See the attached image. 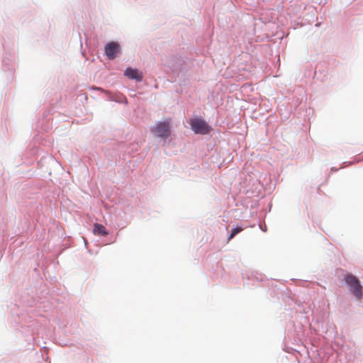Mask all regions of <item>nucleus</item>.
<instances>
[{"label": "nucleus", "mask_w": 363, "mask_h": 363, "mask_svg": "<svg viewBox=\"0 0 363 363\" xmlns=\"http://www.w3.org/2000/svg\"><path fill=\"white\" fill-rule=\"evenodd\" d=\"M344 281L347 284L350 292L358 299L363 296V289L357 277L352 274H346L344 277Z\"/></svg>", "instance_id": "1"}, {"label": "nucleus", "mask_w": 363, "mask_h": 363, "mask_svg": "<svg viewBox=\"0 0 363 363\" xmlns=\"http://www.w3.org/2000/svg\"><path fill=\"white\" fill-rule=\"evenodd\" d=\"M152 130L157 137L167 138L170 135L169 122L165 121L158 123Z\"/></svg>", "instance_id": "2"}, {"label": "nucleus", "mask_w": 363, "mask_h": 363, "mask_svg": "<svg viewBox=\"0 0 363 363\" xmlns=\"http://www.w3.org/2000/svg\"><path fill=\"white\" fill-rule=\"evenodd\" d=\"M190 125L192 130L196 133L204 135L209 133L211 130L209 125L204 121L201 119L196 118L191 120Z\"/></svg>", "instance_id": "3"}, {"label": "nucleus", "mask_w": 363, "mask_h": 363, "mask_svg": "<svg viewBox=\"0 0 363 363\" xmlns=\"http://www.w3.org/2000/svg\"><path fill=\"white\" fill-rule=\"evenodd\" d=\"M120 52V45L118 43H108L105 46V52L110 60H113Z\"/></svg>", "instance_id": "4"}, {"label": "nucleus", "mask_w": 363, "mask_h": 363, "mask_svg": "<svg viewBox=\"0 0 363 363\" xmlns=\"http://www.w3.org/2000/svg\"><path fill=\"white\" fill-rule=\"evenodd\" d=\"M125 75L129 79H135L138 82L143 79V74L138 69L131 67L125 69Z\"/></svg>", "instance_id": "5"}, {"label": "nucleus", "mask_w": 363, "mask_h": 363, "mask_svg": "<svg viewBox=\"0 0 363 363\" xmlns=\"http://www.w3.org/2000/svg\"><path fill=\"white\" fill-rule=\"evenodd\" d=\"M93 233L95 235L101 236H106L108 234L106 228L103 225L97 223L94 225Z\"/></svg>", "instance_id": "6"}, {"label": "nucleus", "mask_w": 363, "mask_h": 363, "mask_svg": "<svg viewBox=\"0 0 363 363\" xmlns=\"http://www.w3.org/2000/svg\"><path fill=\"white\" fill-rule=\"evenodd\" d=\"M242 230V228L240 227L235 228L232 230V232L228 239V242H229L231 239H233L238 233H240Z\"/></svg>", "instance_id": "7"}]
</instances>
